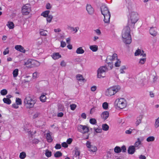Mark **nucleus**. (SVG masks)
Instances as JSON below:
<instances>
[{"instance_id":"nucleus-62","label":"nucleus","mask_w":159,"mask_h":159,"mask_svg":"<svg viewBox=\"0 0 159 159\" xmlns=\"http://www.w3.org/2000/svg\"><path fill=\"white\" fill-rule=\"evenodd\" d=\"M62 147L64 148H67L68 147V145L66 142H63L61 144Z\"/></svg>"},{"instance_id":"nucleus-11","label":"nucleus","mask_w":159,"mask_h":159,"mask_svg":"<svg viewBox=\"0 0 159 159\" xmlns=\"http://www.w3.org/2000/svg\"><path fill=\"white\" fill-rule=\"evenodd\" d=\"M86 10L90 15H92L94 13V9L90 5H87L86 7Z\"/></svg>"},{"instance_id":"nucleus-14","label":"nucleus","mask_w":159,"mask_h":159,"mask_svg":"<svg viewBox=\"0 0 159 159\" xmlns=\"http://www.w3.org/2000/svg\"><path fill=\"white\" fill-rule=\"evenodd\" d=\"M150 34L153 36H156L157 34V29L155 27H151L150 30Z\"/></svg>"},{"instance_id":"nucleus-54","label":"nucleus","mask_w":159,"mask_h":159,"mask_svg":"<svg viewBox=\"0 0 159 159\" xmlns=\"http://www.w3.org/2000/svg\"><path fill=\"white\" fill-rule=\"evenodd\" d=\"M46 8L47 9H50L51 8L52 6L51 5V4L49 3H48L46 5Z\"/></svg>"},{"instance_id":"nucleus-52","label":"nucleus","mask_w":159,"mask_h":159,"mask_svg":"<svg viewBox=\"0 0 159 159\" xmlns=\"http://www.w3.org/2000/svg\"><path fill=\"white\" fill-rule=\"evenodd\" d=\"M9 50H8V48H6L4 50V51L3 52V54L4 55H6L7 54L9 53Z\"/></svg>"},{"instance_id":"nucleus-27","label":"nucleus","mask_w":159,"mask_h":159,"mask_svg":"<svg viewBox=\"0 0 159 159\" xmlns=\"http://www.w3.org/2000/svg\"><path fill=\"white\" fill-rule=\"evenodd\" d=\"M155 139V137L153 136H150L148 137L146 139V141L148 142H153Z\"/></svg>"},{"instance_id":"nucleus-59","label":"nucleus","mask_w":159,"mask_h":159,"mask_svg":"<svg viewBox=\"0 0 159 159\" xmlns=\"http://www.w3.org/2000/svg\"><path fill=\"white\" fill-rule=\"evenodd\" d=\"M121 149L123 152H125L126 151V148L125 146L124 145L122 146L121 147Z\"/></svg>"},{"instance_id":"nucleus-12","label":"nucleus","mask_w":159,"mask_h":159,"mask_svg":"<svg viewBox=\"0 0 159 159\" xmlns=\"http://www.w3.org/2000/svg\"><path fill=\"white\" fill-rule=\"evenodd\" d=\"M117 55L116 54H114L112 56H109L107 57L106 61H108L112 62L115 59L117 60Z\"/></svg>"},{"instance_id":"nucleus-39","label":"nucleus","mask_w":159,"mask_h":159,"mask_svg":"<svg viewBox=\"0 0 159 159\" xmlns=\"http://www.w3.org/2000/svg\"><path fill=\"white\" fill-rule=\"evenodd\" d=\"M7 93V90L5 89H4L1 90L0 91V93L2 95H6Z\"/></svg>"},{"instance_id":"nucleus-64","label":"nucleus","mask_w":159,"mask_h":159,"mask_svg":"<svg viewBox=\"0 0 159 159\" xmlns=\"http://www.w3.org/2000/svg\"><path fill=\"white\" fill-rule=\"evenodd\" d=\"M61 146L60 144H57L55 146V148L56 149H59L61 148Z\"/></svg>"},{"instance_id":"nucleus-32","label":"nucleus","mask_w":159,"mask_h":159,"mask_svg":"<svg viewBox=\"0 0 159 159\" xmlns=\"http://www.w3.org/2000/svg\"><path fill=\"white\" fill-rule=\"evenodd\" d=\"M114 150L115 152L118 153L121 152V149L119 147L116 146L114 148Z\"/></svg>"},{"instance_id":"nucleus-36","label":"nucleus","mask_w":159,"mask_h":159,"mask_svg":"<svg viewBox=\"0 0 159 159\" xmlns=\"http://www.w3.org/2000/svg\"><path fill=\"white\" fill-rule=\"evenodd\" d=\"M62 155V153L60 151L57 152L54 155V157H58Z\"/></svg>"},{"instance_id":"nucleus-34","label":"nucleus","mask_w":159,"mask_h":159,"mask_svg":"<svg viewBox=\"0 0 159 159\" xmlns=\"http://www.w3.org/2000/svg\"><path fill=\"white\" fill-rule=\"evenodd\" d=\"M25 65L27 67H31L32 66L31 60H29L25 63Z\"/></svg>"},{"instance_id":"nucleus-23","label":"nucleus","mask_w":159,"mask_h":159,"mask_svg":"<svg viewBox=\"0 0 159 159\" xmlns=\"http://www.w3.org/2000/svg\"><path fill=\"white\" fill-rule=\"evenodd\" d=\"M89 48L93 52H96L98 50V47L96 45H91Z\"/></svg>"},{"instance_id":"nucleus-18","label":"nucleus","mask_w":159,"mask_h":159,"mask_svg":"<svg viewBox=\"0 0 159 159\" xmlns=\"http://www.w3.org/2000/svg\"><path fill=\"white\" fill-rule=\"evenodd\" d=\"M141 144V141L140 140L139 138H138L136 142L134 144V148L136 149H138L140 148V145Z\"/></svg>"},{"instance_id":"nucleus-50","label":"nucleus","mask_w":159,"mask_h":159,"mask_svg":"<svg viewBox=\"0 0 159 159\" xmlns=\"http://www.w3.org/2000/svg\"><path fill=\"white\" fill-rule=\"evenodd\" d=\"M66 43L65 42L62 41L61 42V47L64 48L66 46Z\"/></svg>"},{"instance_id":"nucleus-29","label":"nucleus","mask_w":159,"mask_h":159,"mask_svg":"<svg viewBox=\"0 0 159 159\" xmlns=\"http://www.w3.org/2000/svg\"><path fill=\"white\" fill-rule=\"evenodd\" d=\"M97 148L95 146H92L89 149V150L92 152H95L97 151Z\"/></svg>"},{"instance_id":"nucleus-5","label":"nucleus","mask_w":159,"mask_h":159,"mask_svg":"<svg viewBox=\"0 0 159 159\" xmlns=\"http://www.w3.org/2000/svg\"><path fill=\"white\" fill-rule=\"evenodd\" d=\"M115 103L118 108L121 109L125 108L127 105L126 101L123 98L116 99L115 101Z\"/></svg>"},{"instance_id":"nucleus-47","label":"nucleus","mask_w":159,"mask_h":159,"mask_svg":"<svg viewBox=\"0 0 159 159\" xmlns=\"http://www.w3.org/2000/svg\"><path fill=\"white\" fill-rule=\"evenodd\" d=\"M79 29V28L78 27H76L75 28H74L73 27H70V30L73 31H75V33H76L78 31Z\"/></svg>"},{"instance_id":"nucleus-35","label":"nucleus","mask_w":159,"mask_h":159,"mask_svg":"<svg viewBox=\"0 0 159 159\" xmlns=\"http://www.w3.org/2000/svg\"><path fill=\"white\" fill-rule=\"evenodd\" d=\"M108 103L107 102H104L103 103L102 107L104 110H107L108 108Z\"/></svg>"},{"instance_id":"nucleus-37","label":"nucleus","mask_w":159,"mask_h":159,"mask_svg":"<svg viewBox=\"0 0 159 159\" xmlns=\"http://www.w3.org/2000/svg\"><path fill=\"white\" fill-rule=\"evenodd\" d=\"M154 126L156 128H157L159 126V117L156 120Z\"/></svg>"},{"instance_id":"nucleus-25","label":"nucleus","mask_w":159,"mask_h":159,"mask_svg":"<svg viewBox=\"0 0 159 159\" xmlns=\"http://www.w3.org/2000/svg\"><path fill=\"white\" fill-rule=\"evenodd\" d=\"M46 138L48 142H51L52 141V139L49 133L47 134Z\"/></svg>"},{"instance_id":"nucleus-40","label":"nucleus","mask_w":159,"mask_h":159,"mask_svg":"<svg viewBox=\"0 0 159 159\" xmlns=\"http://www.w3.org/2000/svg\"><path fill=\"white\" fill-rule=\"evenodd\" d=\"M53 18V16L52 15H49L47 17V21L48 22L50 23Z\"/></svg>"},{"instance_id":"nucleus-61","label":"nucleus","mask_w":159,"mask_h":159,"mask_svg":"<svg viewBox=\"0 0 159 159\" xmlns=\"http://www.w3.org/2000/svg\"><path fill=\"white\" fill-rule=\"evenodd\" d=\"M72 139L71 138H69L66 141L67 143L68 144H70L71 142H72Z\"/></svg>"},{"instance_id":"nucleus-57","label":"nucleus","mask_w":159,"mask_h":159,"mask_svg":"<svg viewBox=\"0 0 159 159\" xmlns=\"http://www.w3.org/2000/svg\"><path fill=\"white\" fill-rule=\"evenodd\" d=\"M132 132V129H130L128 130H126L125 131V133L127 134H131Z\"/></svg>"},{"instance_id":"nucleus-43","label":"nucleus","mask_w":159,"mask_h":159,"mask_svg":"<svg viewBox=\"0 0 159 159\" xmlns=\"http://www.w3.org/2000/svg\"><path fill=\"white\" fill-rule=\"evenodd\" d=\"M76 105L75 104H72L70 105V109L73 111L75 110L76 107Z\"/></svg>"},{"instance_id":"nucleus-55","label":"nucleus","mask_w":159,"mask_h":159,"mask_svg":"<svg viewBox=\"0 0 159 159\" xmlns=\"http://www.w3.org/2000/svg\"><path fill=\"white\" fill-rule=\"evenodd\" d=\"M39 115H40V113L39 112H36L33 115V118L35 119L37 118Z\"/></svg>"},{"instance_id":"nucleus-51","label":"nucleus","mask_w":159,"mask_h":159,"mask_svg":"<svg viewBox=\"0 0 159 159\" xmlns=\"http://www.w3.org/2000/svg\"><path fill=\"white\" fill-rule=\"evenodd\" d=\"M47 31H43L40 32V34L41 35L43 36H46L47 35Z\"/></svg>"},{"instance_id":"nucleus-24","label":"nucleus","mask_w":159,"mask_h":159,"mask_svg":"<svg viewBox=\"0 0 159 159\" xmlns=\"http://www.w3.org/2000/svg\"><path fill=\"white\" fill-rule=\"evenodd\" d=\"M76 77L77 79L78 80H79L80 81H82L84 82V81L85 80V79L83 77L82 75H81L80 74H78L77 75H76Z\"/></svg>"},{"instance_id":"nucleus-42","label":"nucleus","mask_w":159,"mask_h":159,"mask_svg":"<svg viewBox=\"0 0 159 159\" xmlns=\"http://www.w3.org/2000/svg\"><path fill=\"white\" fill-rule=\"evenodd\" d=\"M89 121L90 123L92 124H95L97 123L96 120L94 118H92L90 119Z\"/></svg>"},{"instance_id":"nucleus-22","label":"nucleus","mask_w":159,"mask_h":159,"mask_svg":"<svg viewBox=\"0 0 159 159\" xmlns=\"http://www.w3.org/2000/svg\"><path fill=\"white\" fill-rule=\"evenodd\" d=\"M50 11L47 10L43 12L41 14V16H43L44 17H47L49 16V14L50 13Z\"/></svg>"},{"instance_id":"nucleus-53","label":"nucleus","mask_w":159,"mask_h":159,"mask_svg":"<svg viewBox=\"0 0 159 159\" xmlns=\"http://www.w3.org/2000/svg\"><path fill=\"white\" fill-rule=\"evenodd\" d=\"M140 52H141V50L138 49L137 50L136 52H135V55L138 56L140 55Z\"/></svg>"},{"instance_id":"nucleus-48","label":"nucleus","mask_w":159,"mask_h":159,"mask_svg":"<svg viewBox=\"0 0 159 159\" xmlns=\"http://www.w3.org/2000/svg\"><path fill=\"white\" fill-rule=\"evenodd\" d=\"M52 153L51 152L47 151L45 153V155L48 157H49L51 156Z\"/></svg>"},{"instance_id":"nucleus-31","label":"nucleus","mask_w":159,"mask_h":159,"mask_svg":"<svg viewBox=\"0 0 159 159\" xmlns=\"http://www.w3.org/2000/svg\"><path fill=\"white\" fill-rule=\"evenodd\" d=\"M26 157V153L25 152H22L20 153V158L21 159H24Z\"/></svg>"},{"instance_id":"nucleus-19","label":"nucleus","mask_w":159,"mask_h":159,"mask_svg":"<svg viewBox=\"0 0 159 159\" xmlns=\"http://www.w3.org/2000/svg\"><path fill=\"white\" fill-rule=\"evenodd\" d=\"M142 119V117L140 116L136 118V121L135 122V125L136 126H138L141 123Z\"/></svg>"},{"instance_id":"nucleus-58","label":"nucleus","mask_w":159,"mask_h":159,"mask_svg":"<svg viewBox=\"0 0 159 159\" xmlns=\"http://www.w3.org/2000/svg\"><path fill=\"white\" fill-rule=\"evenodd\" d=\"M95 107H93L91 109L90 113L91 114H92L93 112H95Z\"/></svg>"},{"instance_id":"nucleus-56","label":"nucleus","mask_w":159,"mask_h":159,"mask_svg":"<svg viewBox=\"0 0 159 159\" xmlns=\"http://www.w3.org/2000/svg\"><path fill=\"white\" fill-rule=\"evenodd\" d=\"M60 65L64 67L66 66V63L64 60H63L61 62Z\"/></svg>"},{"instance_id":"nucleus-16","label":"nucleus","mask_w":159,"mask_h":159,"mask_svg":"<svg viewBox=\"0 0 159 159\" xmlns=\"http://www.w3.org/2000/svg\"><path fill=\"white\" fill-rule=\"evenodd\" d=\"M15 49L16 50L19 51L20 52L25 53V50L24 49V48L21 45H16L15 47Z\"/></svg>"},{"instance_id":"nucleus-20","label":"nucleus","mask_w":159,"mask_h":159,"mask_svg":"<svg viewBox=\"0 0 159 159\" xmlns=\"http://www.w3.org/2000/svg\"><path fill=\"white\" fill-rule=\"evenodd\" d=\"M84 51L82 47H80L77 48L76 52L78 54H82L84 53Z\"/></svg>"},{"instance_id":"nucleus-30","label":"nucleus","mask_w":159,"mask_h":159,"mask_svg":"<svg viewBox=\"0 0 159 159\" xmlns=\"http://www.w3.org/2000/svg\"><path fill=\"white\" fill-rule=\"evenodd\" d=\"M3 101L4 103L7 104H10L11 103V100L10 99H9V98H4L3 99Z\"/></svg>"},{"instance_id":"nucleus-1","label":"nucleus","mask_w":159,"mask_h":159,"mask_svg":"<svg viewBox=\"0 0 159 159\" xmlns=\"http://www.w3.org/2000/svg\"><path fill=\"white\" fill-rule=\"evenodd\" d=\"M122 37L123 42L126 44H129L132 41L130 29L129 26L125 27L122 31Z\"/></svg>"},{"instance_id":"nucleus-15","label":"nucleus","mask_w":159,"mask_h":159,"mask_svg":"<svg viewBox=\"0 0 159 159\" xmlns=\"http://www.w3.org/2000/svg\"><path fill=\"white\" fill-rule=\"evenodd\" d=\"M136 148L134 146H131L129 147L128 150V153L130 154H132L134 153Z\"/></svg>"},{"instance_id":"nucleus-17","label":"nucleus","mask_w":159,"mask_h":159,"mask_svg":"<svg viewBox=\"0 0 159 159\" xmlns=\"http://www.w3.org/2000/svg\"><path fill=\"white\" fill-rule=\"evenodd\" d=\"M52 58L55 60L61 57V55L58 52H55L51 56Z\"/></svg>"},{"instance_id":"nucleus-13","label":"nucleus","mask_w":159,"mask_h":159,"mask_svg":"<svg viewBox=\"0 0 159 159\" xmlns=\"http://www.w3.org/2000/svg\"><path fill=\"white\" fill-rule=\"evenodd\" d=\"M109 116V113L108 111H104L103 112L101 115V118L104 120H106Z\"/></svg>"},{"instance_id":"nucleus-33","label":"nucleus","mask_w":159,"mask_h":159,"mask_svg":"<svg viewBox=\"0 0 159 159\" xmlns=\"http://www.w3.org/2000/svg\"><path fill=\"white\" fill-rule=\"evenodd\" d=\"M46 99V98L45 95L43 94L40 97V100L43 102H45Z\"/></svg>"},{"instance_id":"nucleus-49","label":"nucleus","mask_w":159,"mask_h":159,"mask_svg":"<svg viewBox=\"0 0 159 159\" xmlns=\"http://www.w3.org/2000/svg\"><path fill=\"white\" fill-rule=\"evenodd\" d=\"M86 146L87 148L89 149L92 146L91 144V143L89 141H87L86 143Z\"/></svg>"},{"instance_id":"nucleus-8","label":"nucleus","mask_w":159,"mask_h":159,"mask_svg":"<svg viewBox=\"0 0 159 159\" xmlns=\"http://www.w3.org/2000/svg\"><path fill=\"white\" fill-rule=\"evenodd\" d=\"M138 20V13L135 12H132L130 14V20L131 24H133V25H134Z\"/></svg>"},{"instance_id":"nucleus-6","label":"nucleus","mask_w":159,"mask_h":159,"mask_svg":"<svg viewBox=\"0 0 159 159\" xmlns=\"http://www.w3.org/2000/svg\"><path fill=\"white\" fill-rule=\"evenodd\" d=\"M107 71V68L105 66H102L99 68L97 71V77L98 78H104L106 75V72Z\"/></svg>"},{"instance_id":"nucleus-44","label":"nucleus","mask_w":159,"mask_h":159,"mask_svg":"<svg viewBox=\"0 0 159 159\" xmlns=\"http://www.w3.org/2000/svg\"><path fill=\"white\" fill-rule=\"evenodd\" d=\"M16 102L17 105H21V99L19 98H17L16 100Z\"/></svg>"},{"instance_id":"nucleus-60","label":"nucleus","mask_w":159,"mask_h":159,"mask_svg":"<svg viewBox=\"0 0 159 159\" xmlns=\"http://www.w3.org/2000/svg\"><path fill=\"white\" fill-rule=\"evenodd\" d=\"M95 132L97 133H101L102 131V129H95Z\"/></svg>"},{"instance_id":"nucleus-3","label":"nucleus","mask_w":159,"mask_h":159,"mask_svg":"<svg viewBox=\"0 0 159 159\" xmlns=\"http://www.w3.org/2000/svg\"><path fill=\"white\" fill-rule=\"evenodd\" d=\"M36 102V99L30 96L26 97L24 99V101L25 105L28 108L33 107Z\"/></svg>"},{"instance_id":"nucleus-63","label":"nucleus","mask_w":159,"mask_h":159,"mask_svg":"<svg viewBox=\"0 0 159 159\" xmlns=\"http://www.w3.org/2000/svg\"><path fill=\"white\" fill-rule=\"evenodd\" d=\"M140 55L142 56L143 57H145L146 56V55L145 53H144V52L143 50H141V52H140Z\"/></svg>"},{"instance_id":"nucleus-38","label":"nucleus","mask_w":159,"mask_h":159,"mask_svg":"<svg viewBox=\"0 0 159 159\" xmlns=\"http://www.w3.org/2000/svg\"><path fill=\"white\" fill-rule=\"evenodd\" d=\"M18 69H16L14 70L13 72V75L14 77H17L18 75Z\"/></svg>"},{"instance_id":"nucleus-4","label":"nucleus","mask_w":159,"mask_h":159,"mask_svg":"<svg viewBox=\"0 0 159 159\" xmlns=\"http://www.w3.org/2000/svg\"><path fill=\"white\" fill-rule=\"evenodd\" d=\"M120 89V86H115L107 89L105 91V94L107 96H111L119 91Z\"/></svg>"},{"instance_id":"nucleus-7","label":"nucleus","mask_w":159,"mask_h":159,"mask_svg":"<svg viewBox=\"0 0 159 159\" xmlns=\"http://www.w3.org/2000/svg\"><path fill=\"white\" fill-rule=\"evenodd\" d=\"M31 11V7L29 4H26L22 7V13L23 15H28Z\"/></svg>"},{"instance_id":"nucleus-46","label":"nucleus","mask_w":159,"mask_h":159,"mask_svg":"<svg viewBox=\"0 0 159 159\" xmlns=\"http://www.w3.org/2000/svg\"><path fill=\"white\" fill-rule=\"evenodd\" d=\"M146 60V58H143L141 59L139 62V63L141 64H144Z\"/></svg>"},{"instance_id":"nucleus-26","label":"nucleus","mask_w":159,"mask_h":159,"mask_svg":"<svg viewBox=\"0 0 159 159\" xmlns=\"http://www.w3.org/2000/svg\"><path fill=\"white\" fill-rule=\"evenodd\" d=\"M108 65V67L107 68V70H111L112 68V62L108 61H106Z\"/></svg>"},{"instance_id":"nucleus-21","label":"nucleus","mask_w":159,"mask_h":159,"mask_svg":"<svg viewBox=\"0 0 159 159\" xmlns=\"http://www.w3.org/2000/svg\"><path fill=\"white\" fill-rule=\"evenodd\" d=\"M7 25L10 29H13L14 27V25L11 21H8L7 24Z\"/></svg>"},{"instance_id":"nucleus-28","label":"nucleus","mask_w":159,"mask_h":159,"mask_svg":"<svg viewBox=\"0 0 159 159\" xmlns=\"http://www.w3.org/2000/svg\"><path fill=\"white\" fill-rule=\"evenodd\" d=\"M102 127L103 130L104 131H107L109 128L108 125L106 124H103L102 125Z\"/></svg>"},{"instance_id":"nucleus-10","label":"nucleus","mask_w":159,"mask_h":159,"mask_svg":"<svg viewBox=\"0 0 159 159\" xmlns=\"http://www.w3.org/2000/svg\"><path fill=\"white\" fill-rule=\"evenodd\" d=\"M75 153L73 157V159H80V151L79 149L76 147L75 148Z\"/></svg>"},{"instance_id":"nucleus-9","label":"nucleus","mask_w":159,"mask_h":159,"mask_svg":"<svg viewBox=\"0 0 159 159\" xmlns=\"http://www.w3.org/2000/svg\"><path fill=\"white\" fill-rule=\"evenodd\" d=\"M77 129L78 131L83 134L87 133L89 130L88 128L86 125H78Z\"/></svg>"},{"instance_id":"nucleus-2","label":"nucleus","mask_w":159,"mask_h":159,"mask_svg":"<svg viewBox=\"0 0 159 159\" xmlns=\"http://www.w3.org/2000/svg\"><path fill=\"white\" fill-rule=\"evenodd\" d=\"M102 14L104 17V21L106 23H109L111 17V14L107 7L105 5L102 6L101 7Z\"/></svg>"},{"instance_id":"nucleus-45","label":"nucleus","mask_w":159,"mask_h":159,"mask_svg":"<svg viewBox=\"0 0 159 159\" xmlns=\"http://www.w3.org/2000/svg\"><path fill=\"white\" fill-rule=\"evenodd\" d=\"M121 61L119 60H117L116 61L115 63V66L116 67H119L120 65Z\"/></svg>"},{"instance_id":"nucleus-41","label":"nucleus","mask_w":159,"mask_h":159,"mask_svg":"<svg viewBox=\"0 0 159 159\" xmlns=\"http://www.w3.org/2000/svg\"><path fill=\"white\" fill-rule=\"evenodd\" d=\"M126 69V67L125 66H121L120 68V71L121 74H123L125 73V71L124 70Z\"/></svg>"}]
</instances>
